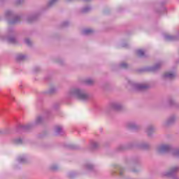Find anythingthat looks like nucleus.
<instances>
[{
	"label": "nucleus",
	"instance_id": "obj_18",
	"mask_svg": "<svg viewBox=\"0 0 179 179\" xmlns=\"http://www.w3.org/2000/svg\"><path fill=\"white\" fill-rule=\"evenodd\" d=\"M12 15V12H10V11H7L6 13V17H9V16H11Z\"/></svg>",
	"mask_w": 179,
	"mask_h": 179
},
{
	"label": "nucleus",
	"instance_id": "obj_22",
	"mask_svg": "<svg viewBox=\"0 0 179 179\" xmlns=\"http://www.w3.org/2000/svg\"><path fill=\"white\" fill-rule=\"evenodd\" d=\"M99 143H97L96 142H94L92 144L93 148H96V146H98Z\"/></svg>",
	"mask_w": 179,
	"mask_h": 179
},
{
	"label": "nucleus",
	"instance_id": "obj_7",
	"mask_svg": "<svg viewBox=\"0 0 179 179\" xmlns=\"http://www.w3.org/2000/svg\"><path fill=\"white\" fill-rule=\"evenodd\" d=\"M55 132H56V134H61V132H62V127L61 126H56L55 127Z\"/></svg>",
	"mask_w": 179,
	"mask_h": 179
},
{
	"label": "nucleus",
	"instance_id": "obj_13",
	"mask_svg": "<svg viewBox=\"0 0 179 179\" xmlns=\"http://www.w3.org/2000/svg\"><path fill=\"white\" fill-rule=\"evenodd\" d=\"M87 85H93L94 83V80L90 78L86 80Z\"/></svg>",
	"mask_w": 179,
	"mask_h": 179
},
{
	"label": "nucleus",
	"instance_id": "obj_2",
	"mask_svg": "<svg viewBox=\"0 0 179 179\" xmlns=\"http://www.w3.org/2000/svg\"><path fill=\"white\" fill-rule=\"evenodd\" d=\"M171 147L169 144H162L157 148V152L159 153H166L170 152Z\"/></svg>",
	"mask_w": 179,
	"mask_h": 179
},
{
	"label": "nucleus",
	"instance_id": "obj_4",
	"mask_svg": "<svg viewBox=\"0 0 179 179\" xmlns=\"http://www.w3.org/2000/svg\"><path fill=\"white\" fill-rule=\"evenodd\" d=\"M110 108L115 110H121V104L118 103H113L110 105Z\"/></svg>",
	"mask_w": 179,
	"mask_h": 179
},
{
	"label": "nucleus",
	"instance_id": "obj_11",
	"mask_svg": "<svg viewBox=\"0 0 179 179\" xmlns=\"http://www.w3.org/2000/svg\"><path fill=\"white\" fill-rule=\"evenodd\" d=\"M136 87L138 90H141V89H146V86H145L144 85H142V84H137L136 85Z\"/></svg>",
	"mask_w": 179,
	"mask_h": 179
},
{
	"label": "nucleus",
	"instance_id": "obj_24",
	"mask_svg": "<svg viewBox=\"0 0 179 179\" xmlns=\"http://www.w3.org/2000/svg\"><path fill=\"white\" fill-rule=\"evenodd\" d=\"M17 143H22V139L19 138L18 141H16Z\"/></svg>",
	"mask_w": 179,
	"mask_h": 179
},
{
	"label": "nucleus",
	"instance_id": "obj_26",
	"mask_svg": "<svg viewBox=\"0 0 179 179\" xmlns=\"http://www.w3.org/2000/svg\"><path fill=\"white\" fill-rule=\"evenodd\" d=\"M155 69H157V66H155Z\"/></svg>",
	"mask_w": 179,
	"mask_h": 179
},
{
	"label": "nucleus",
	"instance_id": "obj_5",
	"mask_svg": "<svg viewBox=\"0 0 179 179\" xmlns=\"http://www.w3.org/2000/svg\"><path fill=\"white\" fill-rule=\"evenodd\" d=\"M179 167L178 166H174L172 169H170L169 171L166 172L165 173V176H171L173 173H176V171H178Z\"/></svg>",
	"mask_w": 179,
	"mask_h": 179
},
{
	"label": "nucleus",
	"instance_id": "obj_27",
	"mask_svg": "<svg viewBox=\"0 0 179 179\" xmlns=\"http://www.w3.org/2000/svg\"><path fill=\"white\" fill-rule=\"evenodd\" d=\"M15 22H16V21H13V23H15Z\"/></svg>",
	"mask_w": 179,
	"mask_h": 179
},
{
	"label": "nucleus",
	"instance_id": "obj_21",
	"mask_svg": "<svg viewBox=\"0 0 179 179\" xmlns=\"http://www.w3.org/2000/svg\"><path fill=\"white\" fill-rule=\"evenodd\" d=\"M8 40L10 43H15V38H10Z\"/></svg>",
	"mask_w": 179,
	"mask_h": 179
},
{
	"label": "nucleus",
	"instance_id": "obj_23",
	"mask_svg": "<svg viewBox=\"0 0 179 179\" xmlns=\"http://www.w3.org/2000/svg\"><path fill=\"white\" fill-rule=\"evenodd\" d=\"M121 66L122 68H127V64H122Z\"/></svg>",
	"mask_w": 179,
	"mask_h": 179
},
{
	"label": "nucleus",
	"instance_id": "obj_25",
	"mask_svg": "<svg viewBox=\"0 0 179 179\" xmlns=\"http://www.w3.org/2000/svg\"><path fill=\"white\" fill-rule=\"evenodd\" d=\"M150 130H152V129H148V131H147L148 134H149V131H150Z\"/></svg>",
	"mask_w": 179,
	"mask_h": 179
},
{
	"label": "nucleus",
	"instance_id": "obj_3",
	"mask_svg": "<svg viewBox=\"0 0 179 179\" xmlns=\"http://www.w3.org/2000/svg\"><path fill=\"white\" fill-rule=\"evenodd\" d=\"M174 76H176V73L171 72V71L165 72L162 75V78L164 79H173V78H174Z\"/></svg>",
	"mask_w": 179,
	"mask_h": 179
},
{
	"label": "nucleus",
	"instance_id": "obj_12",
	"mask_svg": "<svg viewBox=\"0 0 179 179\" xmlns=\"http://www.w3.org/2000/svg\"><path fill=\"white\" fill-rule=\"evenodd\" d=\"M144 54H145V52L143 51V50H137V55L139 57H143Z\"/></svg>",
	"mask_w": 179,
	"mask_h": 179
},
{
	"label": "nucleus",
	"instance_id": "obj_17",
	"mask_svg": "<svg viewBox=\"0 0 179 179\" xmlns=\"http://www.w3.org/2000/svg\"><path fill=\"white\" fill-rule=\"evenodd\" d=\"M25 43L27 44V45H30L31 44V41H30V39L27 38L25 39Z\"/></svg>",
	"mask_w": 179,
	"mask_h": 179
},
{
	"label": "nucleus",
	"instance_id": "obj_14",
	"mask_svg": "<svg viewBox=\"0 0 179 179\" xmlns=\"http://www.w3.org/2000/svg\"><path fill=\"white\" fill-rule=\"evenodd\" d=\"M92 31H93L90 29H86L83 31V34H90V33H92Z\"/></svg>",
	"mask_w": 179,
	"mask_h": 179
},
{
	"label": "nucleus",
	"instance_id": "obj_10",
	"mask_svg": "<svg viewBox=\"0 0 179 179\" xmlns=\"http://www.w3.org/2000/svg\"><path fill=\"white\" fill-rule=\"evenodd\" d=\"M26 58V56L24 55H18L17 56V61H22V59H24Z\"/></svg>",
	"mask_w": 179,
	"mask_h": 179
},
{
	"label": "nucleus",
	"instance_id": "obj_15",
	"mask_svg": "<svg viewBox=\"0 0 179 179\" xmlns=\"http://www.w3.org/2000/svg\"><path fill=\"white\" fill-rule=\"evenodd\" d=\"M58 0H50L49 5H54L56 2H57Z\"/></svg>",
	"mask_w": 179,
	"mask_h": 179
},
{
	"label": "nucleus",
	"instance_id": "obj_16",
	"mask_svg": "<svg viewBox=\"0 0 179 179\" xmlns=\"http://www.w3.org/2000/svg\"><path fill=\"white\" fill-rule=\"evenodd\" d=\"M24 157H19L18 158V162H20V163H24Z\"/></svg>",
	"mask_w": 179,
	"mask_h": 179
},
{
	"label": "nucleus",
	"instance_id": "obj_9",
	"mask_svg": "<svg viewBox=\"0 0 179 179\" xmlns=\"http://www.w3.org/2000/svg\"><path fill=\"white\" fill-rule=\"evenodd\" d=\"M174 121H176V117H169L168 119V120L166 121V124H173V122H174Z\"/></svg>",
	"mask_w": 179,
	"mask_h": 179
},
{
	"label": "nucleus",
	"instance_id": "obj_1",
	"mask_svg": "<svg viewBox=\"0 0 179 179\" xmlns=\"http://www.w3.org/2000/svg\"><path fill=\"white\" fill-rule=\"evenodd\" d=\"M69 94V96L76 97V99H78V100H82L83 101H86V100H89L90 99L89 94L79 88L71 90Z\"/></svg>",
	"mask_w": 179,
	"mask_h": 179
},
{
	"label": "nucleus",
	"instance_id": "obj_28",
	"mask_svg": "<svg viewBox=\"0 0 179 179\" xmlns=\"http://www.w3.org/2000/svg\"><path fill=\"white\" fill-rule=\"evenodd\" d=\"M68 1H71V0H68Z\"/></svg>",
	"mask_w": 179,
	"mask_h": 179
},
{
	"label": "nucleus",
	"instance_id": "obj_19",
	"mask_svg": "<svg viewBox=\"0 0 179 179\" xmlns=\"http://www.w3.org/2000/svg\"><path fill=\"white\" fill-rule=\"evenodd\" d=\"M173 155L175 156H179V150H176L173 151Z\"/></svg>",
	"mask_w": 179,
	"mask_h": 179
},
{
	"label": "nucleus",
	"instance_id": "obj_20",
	"mask_svg": "<svg viewBox=\"0 0 179 179\" xmlns=\"http://www.w3.org/2000/svg\"><path fill=\"white\" fill-rule=\"evenodd\" d=\"M135 127V124L134 123H129L128 124V128H134Z\"/></svg>",
	"mask_w": 179,
	"mask_h": 179
},
{
	"label": "nucleus",
	"instance_id": "obj_8",
	"mask_svg": "<svg viewBox=\"0 0 179 179\" xmlns=\"http://www.w3.org/2000/svg\"><path fill=\"white\" fill-rule=\"evenodd\" d=\"M165 40H166V41H170L171 40H176V37L170 36V35H166V36H165Z\"/></svg>",
	"mask_w": 179,
	"mask_h": 179
},
{
	"label": "nucleus",
	"instance_id": "obj_6",
	"mask_svg": "<svg viewBox=\"0 0 179 179\" xmlns=\"http://www.w3.org/2000/svg\"><path fill=\"white\" fill-rule=\"evenodd\" d=\"M44 121V116H38L34 122L35 125H38V124H41Z\"/></svg>",
	"mask_w": 179,
	"mask_h": 179
}]
</instances>
